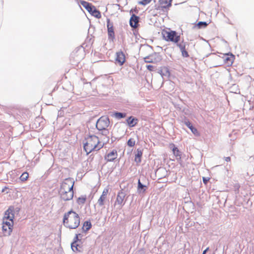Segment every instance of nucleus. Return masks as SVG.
<instances>
[{"instance_id": "f257e3e1", "label": "nucleus", "mask_w": 254, "mask_h": 254, "mask_svg": "<svg viewBox=\"0 0 254 254\" xmlns=\"http://www.w3.org/2000/svg\"><path fill=\"white\" fill-rule=\"evenodd\" d=\"M14 218V208L13 207H9L5 212L2 219V230L5 236H9L11 234L13 230Z\"/></svg>"}, {"instance_id": "f03ea898", "label": "nucleus", "mask_w": 254, "mask_h": 254, "mask_svg": "<svg viewBox=\"0 0 254 254\" xmlns=\"http://www.w3.org/2000/svg\"><path fill=\"white\" fill-rule=\"evenodd\" d=\"M74 184V181L70 178L66 179L62 183L59 193L63 200L67 201L73 198Z\"/></svg>"}, {"instance_id": "7ed1b4c3", "label": "nucleus", "mask_w": 254, "mask_h": 254, "mask_svg": "<svg viewBox=\"0 0 254 254\" xmlns=\"http://www.w3.org/2000/svg\"><path fill=\"white\" fill-rule=\"evenodd\" d=\"M103 146V144L96 135H90L85 138L84 149L87 154L93 151L100 150Z\"/></svg>"}, {"instance_id": "20e7f679", "label": "nucleus", "mask_w": 254, "mask_h": 254, "mask_svg": "<svg viewBox=\"0 0 254 254\" xmlns=\"http://www.w3.org/2000/svg\"><path fill=\"white\" fill-rule=\"evenodd\" d=\"M63 223L67 228L75 229L80 224L79 216L75 212L72 210L69 211L64 215Z\"/></svg>"}, {"instance_id": "39448f33", "label": "nucleus", "mask_w": 254, "mask_h": 254, "mask_svg": "<svg viewBox=\"0 0 254 254\" xmlns=\"http://www.w3.org/2000/svg\"><path fill=\"white\" fill-rule=\"evenodd\" d=\"M163 39L167 42H171L174 43H178L180 41V35L175 31L170 29H163L161 31Z\"/></svg>"}, {"instance_id": "423d86ee", "label": "nucleus", "mask_w": 254, "mask_h": 254, "mask_svg": "<svg viewBox=\"0 0 254 254\" xmlns=\"http://www.w3.org/2000/svg\"><path fill=\"white\" fill-rule=\"evenodd\" d=\"M109 119L106 117H101L96 123V127L99 130H102L107 128L109 125Z\"/></svg>"}, {"instance_id": "0eeeda50", "label": "nucleus", "mask_w": 254, "mask_h": 254, "mask_svg": "<svg viewBox=\"0 0 254 254\" xmlns=\"http://www.w3.org/2000/svg\"><path fill=\"white\" fill-rule=\"evenodd\" d=\"M126 196L125 193L123 190H120L117 194L115 204L122 206L124 204V199Z\"/></svg>"}, {"instance_id": "6e6552de", "label": "nucleus", "mask_w": 254, "mask_h": 254, "mask_svg": "<svg viewBox=\"0 0 254 254\" xmlns=\"http://www.w3.org/2000/svg\"><path fill=\"white\" fill-rule=\"evenodd\" d=\"M109 193V188H105L102 192V193L98 200V203L99 206H103L105 204V202L107 199V195Z\"/></svg>"}, {"instance_id": "1a4fd4ad", "label": "nucleus", "mask_w": 254, "mask_h": 254, "mask_svg": "<svg viewBox=\"0 0 254 254\" xmlns=\"http://www.w3.org/2000/svg\"><path fill=\"white\" fill-rule=\"evenodd\" d=\"M118 157V153L116 150L114 149L109 152L105 156V159L108 162H112L115 160Z\"/></svg>"}, {"instance_id": "9d476101", "label": "nucleus", "mask_w": 254, "mask_h": 254, "mask_svg": "<svg viewBox=\"0 0 254 254\" xmlns=\"http://www.w3.org/2000/svg\"><path fill=\"white\" fill-rule=\"evenodd\" d=\"M116 61L120 64L123 65L126 61V57L125 54L122 51L118 52L116 53Z\"/></svg>"}, {"instance_id": "9b49d317", "label": "nucleus", "mask_w": 254, "mask_h": 254, "mask_svg": "<svg viewBox=\"0 0 254 254\" xmlns=\"http://www.w3.org/2000/svg\"><path fill=\"white\" fill-rule=\"evenodd\" d=\"M107 28H108V34L109 38L114 39L115 38V33L112 23L110 22L109 19L107 20Z\"/></svg>"}, {"instance_id": "f8f14e48", "label": "nucleus", "mask_w": 254, "mask_h": 254, "mask_svg": "<svg viewBox=\"0 0 254 254\" xmlns=\"http://www.w3.org/2000/svg\"><path fill=\"white\" fill-rule=\"evenodd\" d=\"M169 147L172 150L174 156H175L177 158L179 157L181 158V153L174 143H170L169 144Z\"/></svg>"}, {"instance_id": "ddd939ff", "label": "nucleus", "mask_w": 254, "mask_h": 254, "mask_svg": "<svg viewBox=\"0 0 254 254\" xmlns=\"http://www.w3.org/2000/svg\"><path fill=\"white\" fill-rule=\"evenodd\" d=\"M139 22V18L138 16L133 14L130 19V25L133 28L137 27Z\"/></svg>"}, {"instance_id": "4468645a", "label": "nucleus", "mask_w": 254, "mask_h": 254, "mask_svg": "<svg viewBox=\"0 0 254 254\" xmlns=\"http://www.w3.org/2000/svg\"><path fill=\"white\" fill-rule=\"evenodd\" d=\"M137 119L136 118H133L132 117H129L127 120V122L128 126L130 127H134L137 123Z\"/></svg>"}, {"instance_id": "2eb2a0df", "label": "nucleus", "mask_w": 254, "mask_h": 254, "mask_svg": "<svg viewBox=\"0 0 254 254\" xmlns=\"http://www.w3.org/2000/svg\"><path fill=\"white\" fill-rule=\"evenodd\" d=\"M142 151L140 150H137V153L135 155L134 161L137 164H139L141 161Z\"/></svg>"}, {"instance_id": "dca6fc26", "label": "nucleus", "mask_w": 254, "mask_h": 254, "mask_svg": "<svg viewBox=\"0 0 254 254\" xmlns=\"http://www.w3.org/2000/svg\"><path fill=\"white\" fill-rule=\"evenodd\" d=\"M159 4L161 7L167 8L171 6V1L168 0H159Z\"/></svg>"}, {"instance_id": "f3484780", "label": "nucleus", "mask_w": 254, "mask_h": 254, "mask_svg": "<svg viewBox=\"0 0 254 254\" xmlns=\"http://www.w3.org/2000/svg\"><path fill=\"white\" fill-rule=\"evenodd\" d=\"M235 57L232 54L227 55L224 59L225 63L227 64H232L234 62Z\"/></svg>"}, {"instance_id": "a211bd4d", "label": "nucleus", "mask_w": 254, "mask_h": 254, "mask_svg": "<svg viewBox=\"0 0 254 254\" xmlns=\"http://www.w3.org/2000/svg\"><path fill=\"white\" fill-rule=\"evenodd\" d=\"M82 5L89 12H91L95 8V6H93L90 3L84 1L82 3Z\"/></svg>"}, {"instance_id": "6ab92c4d", "label": "nucleus", "mask_w": 254, "mask_h": 254, "mask_svg": "<svg viewBox=\"0 0 254 254\" xmlns=\"http://www.w3.org/2000/svg\"><path fill=\"white\" fill-rule=\"evenodd\" d=\"M160 73L162 76H169L170 74L169 68L166 66H162L161 67Z\"/></svg>"}, {"instance_id": "aec40b11", "label": "nucleus", "mask_w": 254, "mask_h": 254, "mask_svg": "<svg viewBox=\"0 0 254 254\" xmlns=\"http://www.w3.org/2000/svg\"><path fill=\"white\" fill-rule=\"evenodd\" d=\"M91 228V224L89 221H85L83 226V229L86 231H88Z\"/></svg>"}, {"instance_id": "412c9836", "label": "nucleus", "mask_w": 254, "mask_h": 254, "mask_svg": "<svg viewBox=\"0 0 254 254\" xmlns=\"http://www.w3.org/2000/svg\"><path fill=\"white\" fill-rule=\"evenodd\" d=\"M91 13L92 14V15H93L96 18H100L101 17V15L100 11L97 10L95 7L91 12Z\"/></svg>"}, {"instance_id": "4be33fe9", "label": "nucleus", "mask_w": 254, "mask_h": 254, "mask_svg": "<svg viewBox=\"0 0 254 254\" xmlns=\"http://www.w3.org/2000/svg\"><path fill=\"white\" fill-rule=\"evenodd\" d=\"M29 177V174L27 172H24L20 177V179L22 182L26 181Z\"/></svg>"}, {"instance_id": "5701e85b", "label": "nucleus", "mask_w": 254, "mask_h": 254, "mask_svg": "<svg viewBox=\"0 0 254 254\" xmlns=\"http://www.w3.org/2000/svg\"><path fill=\"white\" fill-rule=\"evenodd\" d=\"M114 116L116 118L121 119V118H125L126 116V114L122 113H119V112H116V113H114Z\"/></svg>"}, {"instance_id": "b1692460", "label": "nucleus", "mask_w": 254, "mask_h": 254, "mask_svg": "<svg viewBox=\"0 0 254 254\" xmlns=\"http://www.w3.org/2000/svg\"><path fill=\"white\" fill-rule=\"evenodd\" d=\"M127 144L129 147H133L135 144V140L133 138H130L127 141Z\"/></svg>"}, {"instance_id": "393cba45", "label": "nucleus", "mask_w": 254, "mask_h": 254, "mask_svg": "<svg viewBox=\"0 0 254 254\" xmlns=\"http://www.w3.org/2000/svg\"><path fill=\"white\" fill-rule=\"evenodd\" d=\"M147 188V187L143 185L141 183L140 180H139L138 182V190H139L143 189V192H144L146 191L145 188Z\"/></svg>"}, {"instance_id": "a878e982", "label": "nucleus", "mask_w": 254, "mask_h": 254, "mask_svg": "<svg viewBox=\"0 0 254 254\" xmlns=\"http://www.w3.org/2000/svg\"><path fill=\"white\" fill-rule=\"evenodd\" d=\"M191 132L196 136H198L200 135V133L199 132V131L197 130V129L194 127L193 126H192L191 127H190V128Z\"/></svg>"}, {"instance_id": "bb28decb", "label": "nucleus", "mask_w": 254, "mask_h": 254, "mask_svg": "<svg viewBox=\"0 0 254 254\" xmlns=\"http://www.w3.org/2000/svg\"><path fill=\"white\" fill-rule=\"evenodd\" d=\"M71 247L72 250L74 252H76V251H79V250L78 249V245L76 244V241L73 242L71 244Z\"/></svg>"}, {"instance_id": "cd10ccee", "label": "nucleus", "mask_w": 254, "mask_h": 254, "mask_svg": "<svg viewBox=\"0 0 254 254\" xmlns=\"http://www.w3.org/2000/svg\"><path fill=\"white\" fill-rule=\"evenodd\" d=\"M177 44V46L179 47L181 51L186 49V44L183 42H182L179 44H178V43Z\"/></svg>"}, {"instance_id": "c85d7f7f", "label": "nucleus", "mask_w": 254, "mask_h": 254, "mask_svg": "<svg viewBox=\"0 0 254 254\" xmlns=\"http://www.w3.org/2000/svg\"><path fill=\"white\" fill-rule=\"evenodd\" d=\"M152 0H142L138 2V3L143 5H145L151 1Z\"/></svg>"}, {"instance_id": "c756f323", "label": "nucleus", "mask_w": 254, "mask_h": 254, "mask_svg": "<svg viewBox=\"0 0 254 254\" xmlns=\"http://www.w3.org/2000/svg\"><path fill=\"white\" fill-rule=\"evenodd\" d=\"M182 54V55L185 57H188L189 56V55L188 53V52L186 51V49L183 50L181 51Z\"/></svg>"}, {"instance_id": "7c9ffc66", "label": "nucleus", "mask_w": 254, "mask_h": 254, "mask_svg": "<svg viewBox=\"0 0 254 254\" xmlns=\"http://www.w3.org/2000/svg\"><path fill=\"white\" fill-rule=\"evenodd\" d=\"M197 25L199 27H201L202 26L205 27L207 25V24L205 22H199Z\"/></svg>"}, {"instance_id": "2f4dec72", "label": "nucleus", "mask_w": 254, "mask_h": 254, "mask_svg": "<svg viewBox=\"0 0 254 254\" xmlns=\"http://www.w3.org/2000/svg\"><path fill=\"white\" fill-rule=\"evenodd\" d=\"M185 124L189 128L191 127L192 126L190 123V122L188 120L185 121Z\"/></svg>"}, {"instance_id": "473e14b6", "label": "nucleus", "mask_w": 254, "mask_h": 254, "mask_svg": "<svg viewBox=\"0 0 254 254\" xmlns=\"http://www.w3.org/2000/svg\"><path fill=\"white\" fill-rule=\"evenodd\" d=\"M209 180H210V178H205V177L202 178L203 182L205 185H206L207 184V183L208 182Z\"/></svg>"}, {"instance_id": "72a5a7b5", "label": "nucleus", "mask_w": 254, "mask_h": 254, "mask_svg": "<svg viewBox=\"0 0 254 254\" xmlns=\"http://www.w3.org/2000/svg\"><path fill=\"white\" fill-rule=\"evenodd\" d=\"M146 67H147V69H148L149 71H153V70H154V66L150 65V64L147 65L146 66Z\"/></svg>"}, {"instance_id": "f704fd0d", "label": "nucleus", "mask_w": 254, "mask_h": 254, "mask_svg": "<svg viewBox=\"0 0 254 254\" xmlns=\"http://www.w3.org/2000/svg\"><path fill=\"white\" fill-rule=\"evenodd\" d=\"M145 62L146 63H152L153 61L152 60H150L149 58L146 57L145 58Z\"/></svg>"}, {"instance_id": "c9c22d12", "label": "nucleus", "mask_w": 254, "mask_h": 254, "mask_svg": "<svg viewBox=\"0 0 254 254\" xmlns=\"http://www.w3.org/2000/svg\"><path fill=\"white\" fill-rule=\"evenodd\" d=\"M78 201H81L82 203H84L85 201V198H83V197H82V198L79 197L78 198Z\"/></svg>"}, {"instance_id": "e433bc0d", "label": "nucleus", "mask_w": 254, "mask_h": 254, "mask_svg": "<svg viewBox=\"0 0 254 254\" xmlns=\"http://www.w3.org/2000/svg\"><path fill=\"white\" fill-rule=\"evenodd\" d=\"M224 159L227 162H230L231 161V158L230 157H225Z\"/></svg>"}, {"instance_id": "4c0bfd02", "label": "nucleus", "mask_w": 254, "mask_h": 254, "mask_svg": "<svg viewBox=\"0 0 254 254\" xmlns=\"http://www.w3.org/2000/svg\"><path fill=\"white\" fill-rule=\"evenodd\" d=\"M80 235V234H76V237H75V239H77L78 238V236Z\"/></svg>"}, {"instance_id": "58836bf2", "label": "nucleus", "mask_w": 254, "mask_h": 254, "mask_svg": "<svg viewBox=\"0 0 254 254\" xmlns=\"http://www.w3.org/2000/svg\"><path fill=\"white\" fill-rule=\"evenodd\" d=\"M208 250H209V248L208 247V248H207L205 250V251H206V252H207L208 251Z\"/></svg>"}, {"instance_id": "ea45409f", "label": "nucleus", "mask_w": 254, "mask_h": 254, "mask_svg": "<svg viewBox=\"0 0 254 254\" xmlns=\"http://www.w3.org/2000/svg\"><path fill=\"white\" fill-rule=\"evenodd\" d=\"M206 251H205V250H204V251L203 252L202 254H206Z\"/></svg>"}]
</instances>
